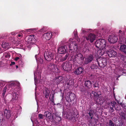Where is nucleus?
<instances>
[{"instance_id": "f257e3e1", "label": "nucleus", "mask_w": 126, "mask_h": 126, "mask_svg": "<svg viewBox=\"0 0 126 126\" xmlns=\"http://www.w3.org/2000/svg\"><path fill=\"white\" fill-rule=\"evenodd\" d=\"M95 47L99 49H107L109 46L106 43L105 40L103 39H100L97 40L95 44Z\"/></svg>"}, {"instance_id": "f03ea898", "label": "nucleus", "mask_w": 126, "mask_h": 126, "mask_svg": "<svg viewBox=\"0 0 126 126\" xmlns=\"http://www.w3.org/2000/svg\"><path fill=\"white\" fill-rule=\"evenodd\" d=\"M87 114L86 116L87 117V120L89 125L90 124L92 123L91 120L94 119V115L95 116L97 115V118H98V115H97L94 110L92 109L88 110Z\"/></svg>"}, {"instance_id": "7ed1b4c3", "label": "nucleus", "mask_w": 126, "mask_h": 126, "mask_svg": "<svg viewBox=\"0 0 126 126\" xmlns=\"http://www.w3.org/2000/svg\"><path fill=\"white\" fill-rule=\"evenodd\" d=\"M68 48H69V50H72L70 53V54L72 56L71 57H72V56L74 55L75 53L76 52H75V51L77 49V45L75 42H72L70 44L68 43Z\"/></svg>"}, {"instance_id": "20e7f679", "label": "nucleus", "mask_w": 126, "mask_h": 126, "mask_svg": "<svg viewBox=\"0 0 126 126\" xmlns=\"http://www.w3.org/2000/svg\"><path fill=\"white\" fill-rule=\"evenodd\" d=\"M47 70L51 74L52 72H57L58 71V69L57 67V66L52 63H49L47 66Z\"/></svg>"}, {"instance_id": "39448f33", "label": "nucleus", "mask_w": 126, "mask_h": 126, "mask_svg": "<svg viewBox=\"0 0 126 126\" xmlns=\"http://www.w3.org/2000/svg\"><path fill=\"white\" fill-rule=\"evenodd\" d=\"M44 57L46 60L49 61L53 59L54 54L49 51H45L44 54Z\"/></svg>"}, {"instance_id": "423d86ee", "label": "nucleus", "mask_w": 126, "mask_h": 126, "mask_svg": "<svg viewBox=\"0 0 126 126\" xmlns=\"http://www.w3.org/2000/svg\"><path fill=\"white\" fill-rule=\"evenodd\" d=\"M96 61L98 65L101 68H104L107 65V59L106 58H101L98 60L96 59Z\"/></svg>"}, {"instance_id": "0eeeda50", "label": "nucleus", "mask_w": 126, "mask_h": 126, "mask_svg": "<svg viewBox=\"0 0 126 126\" xmlns=\"http://www.w3.org/2000/svg\"><path fill=\"white\" fill-rule=\"evenodd\" d=\"M61 66L64 71H69L71 69L72 65L70 63L65 62L62 64Z\"/></svg>"}, {"instance_id": "6e6552de", "label": "nucleus", "mask_w": 126, "mask_h": 126, "mask_svg": "<svg viewBox=\"0 0 126 126\" xmlns=\"http://www.w3.org/2000/svg\"><path fill=\"white\" fill-rule=\"evenodd\" d=\"M94 57L92 54H90L85 58L83 64L87 65L91 63L93 60Z\"/></svg>"}, {"instance_id": "1a4fd4ad", "label": "nucleus", "mask_w": 126, "mask_h": 126, "mask_svg": "<svg viewBox=\"0 0 126 126\" xmlns=\"http://www.w3.org/2000/svg\"><path fill=\"white\" fill-rule=\"evenodd\" d=\"M106 52L108 54L110 57H114L116 54V51L113 50H110V46L107 49L105 50Z\"/></svg>"}, {"instance_id": "9d476101", "label": "nucleus", "mask_w": 126, "mask_h": 126, "mask_svg": "<svg viewBox=\"0 0 126 126\" xmlns=\"http://www.w3.org/2000/svg\"><path fill=\"white\" fill-rule=\"evenodd\" d=\"M68 45L62 46L60 47L58 49V52L60 54H64L66 53L68 48Z\"/></svg>"}, {"instance_id": "9b49d317", "label": "nucleus", "mask_w": 126, "mask_h": 126, "mask_svg": "<svg viewBox=\"0 0 126 126\" xmlns=\"http://www.w3.org/2000/svg\"><path fill=\"white\" fill-rule=\"evenodd\" d=\"M118 40L117 36L115 35H111L109 36L108 41L110 43L113 44L116 42Z\"/></svg>"}, {"instance_id": "f8f14e48", "label": "nucleus", "mask_w": 126, "mask_h": 126, "mask_svg": "<svg viewBox=\"0 0 126 126\" xmlns=\"http://www.w3.org/2000/svg\"><path fill=\"white\" fill-rule=\"evenodd\" d=\"M13 90L12 92L13 94V97L12 100V101L13 100H16L17 99L18 97L19 96V92L17 90H15V89L13 88H12V91Z\"/></svg>"}, {"instance_id": "ddd939ff", "label": "nucleus", "mask_w": 126, "mask_h": 126, "mask_svg": "<svg viewBox=\"0 0 126 126\" xmlns=\"http://www.w3.org/2000/svg\"><path fill=\"white\" fill-rule=\"evenodd\" d=\"M75 97V94L72 93H70L69 95L66 97V99L67 102H69L74 100Z\"/></svg>"}, {"instance_id": "4468645a", "label": "nucleus", "mask_w": 126, "mask_h": 126, "mask_svg": "<svg viewBox=\"0 0 126 126\" xmlns=\"http://www.w3.org/2000/svg\"><path fill=\"white\" fill-rule=\"evenodd\" d=\"M84 68L82 67H80L77 68L75 69L74 73L76 75H80L83 72Z\"/></svg>"}, {"instance_id": "2eb2a0df", "label": "nucleus", "mask_w": 126, "mask_h": 126, "mask_svg": "<svg viewBox=\"0 0 126 126\" xmlns=\"http://www.w3.org/2000/svg\"><path fill=\"white\" fill-rule=\"evenodd\" d=\"M79 116V115L78 113L77 114H75L74 112L71 114V117H70L69 119L71 121L74 122L77 121L78 119V118Z\"/></svg>"}, {"instance_id": "dca6fc26", "label": "nucleus", "mask_w": 126, "mask_h": 126, "mask_svg": "<svg viewBox=\"0 0 126 126\" xmlns=\"http://www.w3.org/2000/svg\"><path fill=\"white\" fill-rule=\"evenodd\" d=\"M95 36L94 34L90 33L86 37V39L87 40H89L91 43H92L95 40Z\"/></svg>"}, {"instance_id": "f3484780", "label": "nucleus", "mask_w": 126, "mask_h": 126, "mask_svg": "<svg viewBox=\"0 0 126 126\" xmlns=\"http://www.w3.org/2000/svg\"><path fill=\"white\" fill-rule=\"evenodd\" d=\"M53 33H51L50 32L46 33L44 34L43 37L46 40H48L51 38V35L53 34Z\"/></svg>"}, {"instance_id": "a211bd4d", "label": "nucleus", "mask_w": 126, "mask_h": 126, "mask_svg": "<svg viewBox=\"0 0 126 126\" xmlns=\"http://www.w3.org/2000/svg\"><path fill=\"white\" fill-rule=\"evenodd\" d=\"M124 33L123 31L120 30L118 32L119 37L120 40L121 42L123 43V40L124 38H125L124 37Z\"/></svg>"}, {"instance_id": "6ab92c4d", "label": "nucleus", "mask_w": 126, "mask_h": 126, "mask_svg": "<svg viewBox=\"0 0 126 126\" xmlns=\"http://www.w3.org/2000/svg\"><path fill=\"white\" fill-rule=\"evenodd\" d=\"M92 82L89 80H86L84 82V85L88 89H90L92 87Z\"/></svg>"}, {"instance_id": "aec40b11", "label": "nucleus", "mask_w": 126, "mask_h": 126, "mask_svg": "<svg viewBox=\"0 0 126 126\" xmlns=\"http://www.w3.org/2000/svg\"><path fill=\"white\" fill-rule=\"evenodd\" d=\"M4 115L6 117L7 119H9L11 116L10 111L6 109L4 110Z\"/></svg>"}, {"instance_id": "412c9836", "label": "nucleus", "mask_w": 126, "mask_h": 126, "mask_svg": "<svg viewBox=\"0 0 126 126\" xmlns=\"http://www.w3.org/2000/svg\"><path fill=\"white\" fill-rule=\"evenodd\" d=\"M99 49L97 51V55L98 56H100L104 54L105 51V49Z\"/></svg>"}, {"instance_id": "4be33fe9", "label": "nucleus", "mask_w": 126, "mask_h": 126, "mask_svg": "<svg viewBox=\"0 0 126 126\" xmlns=\"http://www.w3.org/2000/svg\"><path fill=\"white\" fill-rule=\"evenodd\" d=\"M63 77L62 76H59L56 78V84H59L60 83H62L63 82Z\"/></svg>"}, {"instance_id": "5701e85b", "label": "nucleus", "mask_w": 126, "mask_h": 126, "mask_svg": "<svg viewBox=\"0 0 126 126\" xmlns=\"http://www.w3.org/2000/svg\"><path fill=\"white\" fill-rule=\"evenodd\" d=\"M120 50L126 54V45H121L120 47Z\"/></svg>"}, {"instance_id": "b1692460", "label": "nucleus", "mask_w": 126, "mask_h": 126, "mask_svg": "<svg viewBox=\"0 0 126 126\" xmlns=\"http://www.w3.org/2000/svg\"><path fill=\"white\" fill-rule=\"evenodd\" d=\"M98 67V66L96 64L94 63V62L92 63L90 66V68L91 69L95 70Z\"/></svg>"}, {"instance_id": "393cba45", "label": "nucleus", "mask_w": 126, "mask_h": 126, "mask_svg": "<svg viewBox=\"0 0 126 126\" xmlns=\"http://www.w3.org/2000/svg\"><path fill=\"white\" fill-rule=\"evenodd\" d=\"M44 94H45V97L46 98H47L48 97L50 93V92L49 91L48 89L47 88H46L44 92Z\"/></svg>"}, {"instance_id": "a878e982", "label": "nucleus", "mask_w": 126, "mask_h": 126, "mask_svg": "<svg viewBox=\"0 0 126 126\" xmlns=\"http://www.w3.org/2000/svg\"><path fill=\"white\" fill-rule=\"evenodd\" d=\"M35 41V39L34 38V35H31L28 37L29 42H33Z\"/></svg>"}, {"instance_id": "bb28decb", "label": "nucleus", "mask_w": 126, "mask_h": 126, "mask_svg": "<svg viewBox=\"0 0 126 126\" xmlns=\"http://www.w3.org/2000/svg\"><path fill=\"white\" fill-rule=\"evenodd\" d=\"M66 84L67 85L72 86L74 84V79H71L69 80L67 82Z\"/></svg>"}, {"instance_id": "cd10ccee", "label": "nucleus", "mask_w": 126, "mask_h": 126, "mask_svg": "<svg viewBox=\"0 0 126 126\" xmlns=\"http://www.w3.org/2000/svg\"><path fill=\"white\" fill-rule=\"evenodd\" d=\"M2 47L5 48L6 49H8L9 47V44L7 43H2Z\"/></svg>"}, {"instance_id": "c85d7f7f", "label": "nucleus", "mask_w": 126, "mask_h": 126, "mask_svg": "<svg viewBox=\"0 0 126 126\" xmlns=\"http://www.w3.org/2000/svg\"><path fill=\"white\" fill-rule=\"evenodd\" d=\"M51 114L48 115L47 117V118L49 119L50 120H53L54 121V113H51L50 112Z\"/></svg>"}, {"instance_id": "c756f323", "label": "nucleus", "mask_w": 126, "mask_h": 126, "mask_svg": "<svg viewBox=\"0 0 126 126\" xmlns=\"http://www.w3.org/2000/svg\"><path fill=\"white\" fill-rule=\"evenodd\" d=\"M69 57V54H67L64 57H62L61 59V61L63 62L65 61Z\"/></svg>"}, {"instance_id": "7c9ffc66", "label": "nucleus", "mask_w": 126, "mask_h": 126, "mask_svg": "<svg viewBox=\"0 0 126 126\" xmlns=\"http://www.w3.org/2000/svg\"><path fill=\"white\" fill-rule=\"evenodd\" d=\"M3 56L6 58H9L10 57V55L9 52H5L3 53Z\"/></svg>"}, {"instance_id": "2f4dec72", "label": "nucleus", "mask_w": 126, "mask_h": 126, "mask_svg": "<svg viewBox=\"0 0 126 126\" xmlns=\"http://www.w3.org/2000/svg\"><path fill=\"white\" fill-rule=\"evenodd\" d=\"M77 57H78V60L79 61H80V60H83L84 58L83 55L81 54L80 53L78 54Z\"/></svg>"}, {"instance_id": "473e14b6", "label": "nucleus", "mask_w": 126, "mask_h": 126, "mask_svg": "<svg viewBox=\"0 0 126 126\" xmlns=\"http://www.w3.org/2000/svg\"><path fill=\"white\" fill-rule=\"evenodd\" d=\"M54 121L56 122L57 123L60 122L61 120V117H54Z\"/></svg>"}, {"instance_id": "72a5a7b5", "label": "nucleus", "mask_w": 126, "mask_h": 126, "mask_svg": "<svg viewBox=\"0 0 126 126\" xmlns=\"http://www.w3.org/2000/svg\"><path fill=\"white\" fill-rule=\"evenodd\" d=\"M93 87L94 88L98 87V88L99 87L98 82L97 81H96L93 83Z\"/></svg>"}, {"instance_id": "f704fd0d", "label": "nucleus", "mask_w": 126, "mask_h": 126, "mask_svg": "<svg viewBox=\"0 0 126 126\" xmlns=\"http://www.w3.org/2000/svg\"><path fill=\"white\" fill-rule=\"evenodd\" d=\"M92 94H93L95 97H97L99 96L100 95L99 94V92H95L92 91Z\"/></svg>"}, {"instance_id": "c9c22d12", "label": "nucleus", "mask_w": 126, "mask_h": 126, "mask_svg": "<svg viewBox=\"0 0 126 126\" xmlns=\"http://www.w3.org/2000/svg\"><path fill=\"white\" fill-rule=\"evenodd\" d=\"M51 114L49 111H46L45 112L44 114V116L46 118H47L48 115H49Z\"/></svg>"}, {"instance_id": "e433bc0d", "label": "nucleus", "mask_w": 126, "mask_h": 126, "mask_svg": "<svg viewBox=\"0 0 126 126\" xmlns=\"http://www.w3.org/2000/svg\"><path fill=\"white\" fill-rule=\"evenodd\" d=\"M54 94H50L49 98V99L52 102L54 103Z\"/></svg>"}, {"instance_id": "4c0bfd02", "label": "nucleus", "mask_w": 126, "mask_h": 126, "mask_svg": "<svg viewBox=\"0 0 126 126\" xmlns=\"http://www.w3.org/2000/svg\"><path fill=\"white\" fill-rule=\"evenodd\" d=\"M7 89V87L5 86L4 88L3 91V93L2 94V97L4 98V95L6 92V90Z\"/></svg>"}, {"instance_id": "58836bf2", "label": "nucleus", "mask_w": 126, "mask_h": 126, "mask_svg": "<svg viewBox=\"0 0 126 126\" xmlns=\"http://www.w3.org/2000/svg\"><path fill=\"white\" fill-rule=\"evenodd\" d=\"M44 115L41 114L40 113L38 115V117L39 119H44Z\"/></svg>"}, {"instance_id": "ea45409f", "label": "nucleus", "mask_w": 126, "mask_h": 126, "mask_svg": "<svg viewBox=\"0 0 126 126\" xmlns=\"http://www.w3.org/2000/svg\"><path fill=\"white\" fill-rule=\"evenodd\" d=\"M109 126H114V123L110 120H109Z\"/></svg>"}, {"instance_id": "a19ab883", "label": "nucleus", "mask_w": 126, "mask_h": 126, "mask_svg": "<svg viewBox=\"0 0 126 126\" xmlns=\"http://www.w3.org/2000/svg\"><path fill=\"white\" fill-rule=\"evenodd\" d=\"M78 54H76V55H75L73 58V61H77L78 59V57H77Z\"/></svg>"}, {"instance_id": "79ce46f5", "label": "nucleus", "mask_w": 126, "mask_h": 126, "mask_svg": "<svg viewBox=\"0 0 126 126\" xmlns=\"http://www.w3.org/2000/svg\"><path fill=\"white\" fill-rule=\"evenodd\" d=\"M81 31L82 32V33H83V34H85L86 33H87L88 32V31L84 29H82Z\"/></svg>"}, {"instance_id": "37998d69", "label": "nucleus", "mask_w": 126, "mask_h": 126, "mask_svg": "<svg viewBox=\"0 0 126 126\" xmlns=\"http://www.w3.org/2000/svg\"><path fill=\"white\" fill-rule=\"evenodd\" d=\"M74 33L75 37L77 39L78 37L77 31L76 30V31H74Z\"/></svg>"}, {"instance_id": "c03bdc74", "label": "nucleus", "mask_w": 126, "mask_h": 126, "mask_svg": "<svg viewBox=\"0 0 126 126\" xmlns=\"http://www.w3.org/2000/svg\"><path fill=\"white\" fill-rule=\"evenodd\" d=\"M124 123L122 121L120 122L117 124V126H123Z\"/></svg>"}, {"instance_id": "a18cd8bd", "label": "nucleus", "mask_w": 126, "mask_h": 126, "mask_svg": "<svg viewBox=\"0 0 126 126\" xmlns=\"http://www.w3.org/2000/svg\"><path fill=\"white\" fill-rule=\"evenodd\" d=\"M116 104V103L115 102H111V107H115V105Z\"/></svg>"}, {"instance_id": "49530a36", "label": "nucleus", "mask_w": 126, "mask_h": 126, "mask_svg": "<svg viewBox=\"0 0 126 126\" xmlns=\"http://www.w3.org/2000/svg\"><path fill=\"white\" fill-rule=\"evenodd\" d=\"M80 90L81 92H85V93H86L87 92V91L85 89H84V87L83 88H81Z\"/></svg>"}, {"instance_id": "de8ad7c7", "label": "nucleus", "mask_w": 126, "mask_h": 126, "mask_svg": "<svg viewBox=\"0 0 126 126\" xmlns=\"http://www.w3.org/2000/svg\"><path fill=\"white\" fill-rule=\"evenodd\" d=\"M55 117H61L60 115L59 114V113L57 112L55 113Z\"/></svg>"}, {"instance_id": "09e8293b", "label": "nucleus", "mask_w": 126, "mask_h": 126, "mask_svg": "<svg viewBox=\"0 0 126 126\" xmlns=\"http://www.w3.org/2000/svg\"><path fill=\"white\" fill-rule=\"evenodd\" d=\"M23 36V34H18L17 35V36L18 37H20L22 38Z\"/></svg>"}, {"instance_id": "8fccbe9b", "label": "nucleus", "mask_w": 126, "mask_h": 126, "mask_svg": "<svg viewBox=\"0 0 126 126\" xmlns=\"http://www.w3.org/2000/svg\"><path fill=\"white\" fill-rule=\"evenodd\" d=\"M113 107H111V106L110 107V109L111 110V112H113L114 111V110L113 109Z\"/></svg>"}, {"instance_id": "3c124183", "label": "nucleus", "mask_w": 126, "mask_h": 126, "mask_svg": "<svg viewBox=\"0 0 126 126\" xmlns=\"http://www.w3.org/2000/svg\"><path fill=\"white\" fill-rule=\"evenodd\" d=\"M15 63L14 62H11V63L10 64V66H12V65H14Z\"/></svg>"}, {"instance_id": "603ef678", "label": "nucleus", "mask_w": 126, "mask_h": 126, "mask_svg": "<svg viewBox=\"0 0 126 126\" xmlns=\"http://www.w3.org/2000/svg\"><path fill=\"white\" fill-rule=\"evenodd\" d=\"M39 62L41 63H43V60L42 59L40 58L39 60Z\"/></svg>"}, {"instance_id": "864d4df0", "label": "nucleus", "mask_w": 126, "mask_h": 126, "mask_svg": "<svg viewBox=\"0 0 126 126\" xmlns=\"http://www.w3.org/2000/svg\"><path fill=\"white\" fill-rule=\"evenodd\" d=\"M19 43H20V41H16L15 42V44H16V45H18V44H19Z\"/></svg>"}, {"instance_id": "5fc2aeb1", "label": "nucleus", "mask_w": 126, "mask_h": 126, "mask_svg": "<svg viewBox=\"0 0 126 126\" xmlns=\"http://www.w3.org/2000/svg\"><path fill=\"white\" fill-rule=\"evenodd\" d=\"M19 59V57H16L15 58V60L16 61H17Z\"/></svg>"}, {"instance_id": "6e6d98bb", "label": "nucleus", "mask_w": 126, "mask_h": 126, "mask_svg": "<svg viewBox=\"0 0 126 126\" xmlns=\"http://www.w3.org/2000/svg\"><path fill=\"white\" fill-rule=\"evenodd\" d=\"M86 49V51L88 52V51H89V49L88 48V47H85V48H84V49Z\"/></svg>"}, {"instance_id": "4d7b16f0", "label": "nucleus", "mask_w": 126, "mask_h": 126, "mask_svg": "<svg viewBox=\"0 0 126 126\" xmlns=\"http://www.w3.org/2000/svg\"><path fill=\"white\" fill-rule=\"evenodd\" d=\"M37 55V54H36L35 55V58H36V60H37V55Z\"/></svg>"}, {"instance_id": "13d9d810", "label": "nucleus", "mask_w": 126, "mask_h": 126, "mask_svg": "<svg viewBox=\"0 0 126 126\" xmlns=\"http://www.w3.org/2000/svg\"><path fill=\"white\" fill-rule=\"evenodd\" d=\"M2 63V62L1 61H0V66H1V65Z\"/></svg>"}, {"instance_id": "bf43d9fd", "label": "nucleus", "mask_w": 126, "mask_h": 126, "mask_svg": "<svg viewBox=\"0 0 126 126\" xmlns=\"http://www.w3.org/2000/svg\"><path fill=\"white\" fill-rule=\"evenodd\" d=\"M18 67V66L17 65H16V69H17Z\"/></svg>"}, {"instance_id": "052dcab7", "label": "nucleus", "mask_w": 126, "mask_h": 126, "mask_svg": "<svg viewBox=\"0 0 126 126\" xmlns=\"http://www.w3.org/2000/svg\"><path fill=\"white\" fill-rule=\"evenodd\" d=\"M32 30V29H29V30H28H28Z\"/></svg>"}, {"instance_id": "680f3d73", "label": "nucleus", "mask_w": 126, "mask_h": 126, "mask_svg": "<svg viewBox=\"0 0 126 126\" xmlns=\"http://www.w3.org/2000/svg\"><path fill=\"white\" fill-rule=\"evenodd\" d=\"M1 51V48L0 47V53L1 52L0 51Z\"/></svg>"}, {"instance_id": "e2e57ef3", "label": "nucleus", "mask_w": 126, "mask_h": 126, "mask_svg": "<svg viewBox=\"0 0 126 126\" xmlns=\"http://www.w3.org/2000/svg\"><path fill=\"white\" fill-rule=\"evenodd\" d=\"M120 105H122V103H121L120 104Z\"/></svg>"}]
</instances>
